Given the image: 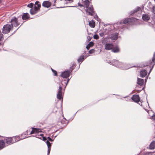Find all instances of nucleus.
I'll return each instance as SVG.
<instances>
[{
	"label": "nucleus",
	"mask_w": 155,
	"mask_h": 155,
	"mask_svg": "<svg viewBox=\"0 0 155 155\" xmlns=\"http://www.w3.org/2000/svg\"><path fill=\"white\" fill-rule=\"evenodd\" d=\"M81 0V1L78 3V6L80 7H85L86 9L85 10L87 13L90 15L94 16L95 19L97 18L98 16L97 14H95L93 6H89V1L88 0Z\"/></svg>",
	"instance_id": "obj_1"
},
{
	"label": "nucleus",
	"mask_w": 155,
	"mask_h": 155,
	"mask_svg": "<svg viewBox=\"0 0 155 155\" xmlns=\"http://www.w3.org/2000/svg\"><path fill=\"white\" fill-rule=\"evenodd\" d=\"M108 61V63L117 67L122 68L123 69H127L130 68V67H126L124 66L125 65L122 63L120 62L117 60H112V61Z\"/></svg>",
	"instance_id": "obj_2"
},
{
	"label": "nucleus",
	"mask_w": 155,
	"mask_h": 155,
	"mask_svg": "<svg viewBox=\"0 0 155 155\" xmlns=\"http://www.w3.org/2000/svg\"><path fill=\"white\" fill-rule=\"evenodd\" d=\"M31 128L32 129V130L30 133V134H36L35 137L39 139H41L42 137H43L44 134H40L39 135H38V137L37 136V134L38 133L41 132V130L40 129H37L34 127H32Z\"/></svg>",
	"instance_id": "obj_3"
},
{
	"label": "nucleus",
	"mask_w": 155,
	"mask_h": 155,
	"mask_svg": "<svg viewBox=\"0 0 155 155\" xmlns=\"http://www.w3.org/2000/svg\"><path fill=\"white\" fill-rule=\"evenodd\" d=\"M12 26L7 24L3 26L2 29V33L5 34L8 33L11 29H12Z\"/></svg>",
	"instance_id": "obj_4"
},
{
	"label": "nucleus",
	"mask_w": 155,
	"mask_h": 155,
	"mask_svg": "<svg viewBox=\"0 0 155 155\" xmlns=\"http://www.w3.org/2000/svg\"><path fill=\"white\" fill-rule=\"evenodd\" d=\"M18 20L17 18L15 17H13L11 20L10 22L11 24L10 25H12V27L13 26L15 27H17L19 25Z\"/></svg>",
	"instance_id": "obj_5"
},
{
	"label": "nucleus",
	"mask_w": 155,
	"mask_h": 155,
	"mask_svg": "<svg viewBox=\"0 0 155 155\" xmlns=\"http://www.w3.org/2000/svg\"><path fill=\"white\" fill-rule=\"evenodd\" d=\"M47 139H48V140H47L46 142L48 147L47 155H49L51 149V144L49 142V141H53V140L49 137H48Z\"/></svg>",
	"instance_id": "obj_6"
},
{
	"label": "nucleus",
	"mask_w": 155,
	"mask_h": 155,
	"mask_svg": "<svg viewBox=\"0 0 155 155\" xmlns=\"http://www.w3.org/2000/svg\"><path fill=\"white\" fill-rule=\"evenodd\" d=\"M62 86L60 85L58 89V91L57 97L58 99L59 100H61V99L62 97Z\"/></svg>",
	"instance_id": "obj_7"
},
{
	"label": "nucleus",
	"mask_w": 155,
	"mask_h": 155,
	"mask_svg": "<svg viewBox=\"0 0 155 155\" xmlns=\"http://www.w3.org/2000/svg\"><path fill=\"white\" fill-rule=\"evenodd\" d=\"M71 72L69 71H67L62 73L61 74V76L63 78H67L70 75Z\"/></svg>",
	"instance_id": "obj_8"
},
{
	"label": "nucleus",
	"mask_w": 155,
	"mask_h": 155,
	"mask_svg": "<svg viewBox=\"0 0 155 155\" xmlns=\"http://www.w3.org/2000/svg\"><path fill=\"white\" fill-rule=\"evenodd\" d=\"M104 48L107 50H112L113 48V45L111 43H107L104 45Z\"/></svg>",
	"instance_id": "obj_9"
},
{
	"label": "nucleus",
	"mask_w": 155,
	"mask_h": 155,
	"mask_svg": "<svg viewBox=\"0 0 155 155\" xmlns=\"http://www.w3.org/2000/svg\"><path fill=\"white\" fill-rule=\"evenodd\" d=\"M132 100L134 102L138 103L140 101V98L138 95H135L132 96L131 97Z\"/></svg>",
	"instance_id": "obj_10"
},
{
	"label": "nucleus",
	"mask_w": 155,
	"mask_h": 155,
	"mask_svg": "<svg viewBox=\"0 0 155 155\" xmlns=\"http://www.w3.org/2000/svg\"><path fill=\"white\" fill-rule=\"evenodd\" d=\"M118 34L117 33H116L111 34L110 36V38L112 40H116L118 38Z\"/></svg>",
	"instance_id": "obj_11"
},
{
	"label": "nucleus",
	"mask_w": 155,
	"mask_h": 155,
	"mask_svg": "<svg viewBox=\"0 0 155 155\" xmlns=\"http://www.w3.org/2000/svg\"><path fill=\"white\" fill-rule=\"evenodd\" d=\"M51 3L48 1H45L42 3V5L44 7L48 8L51 5Z\"/></svg>",
	"instance_id": "obj_12"
},
{
	"label": "nucleus",
	"mask_w": 155,
	"mask_h": 155,
	"mask_svg": "<svg viewBox=\"0 0 155 155\" xmlns=\"http://www.w3.org/2000/svg\"><path fill=\"white\" fill-rule=\"evenodd\" d=\"M22 17L23 20H27L30 18V16L28 13H24L23 14Z\"/></svg>",
	"instance_id": "obj_13"
},
{
	"label": "nucleus",
	"mask_w": 155,
	"mask_h": 155,
	"mask_svg": "<svg viewBox=\"0 0 155 155\" xmlns=\"http://www.w3.org/2000/svg\"><path fill=\"white\" fill-rule=\"evenodd\" d=\"M142 18L144 21H147L150 18L149 16L147 14H143L142 17Z\"/></svg>",
	"instance_id": "obj_14"
},
{
	"label": "nucleus",
	"mask_w": 155,
	"mask_h": 155,
	"mask_svg": "<svg viewBox=\"0 0 155 155\" xmlns=\"http://www.w3.org/2000/svg\"><path fill=\"white\" fill-rule=\"evenodd\" d=\"M147 72L145 70H143L140 72V76L141 77H145L147 74Z\"/></svg>",
	"instance_id": "obj_15"
},
{
	"label": "nucleus",
	"mask_w": 155,
	"mask_h": 155,
	"mask_svg": "<svg viewBox=\"0 0 155 155\" xmlns=\"http://www.w3.org/2000/svg\"><path fill=\"white\" fill-rule=\"evenodd\" d=\"M111 51L114 53H118L120 52V50L118 46L114 47L112 49Z\"/></svg>",
	"instance_id": "obj_16"
},
{
	"label": "nucleus",
	"mask_w": 155,
	"mask_h": 155,
	"mask_svg": "<svg viewBox=\"0 0 155 155\" xmlns=\"http://www.w3.org/2000/svg\"><path fill=\"white\" fill-rule=\"evenodd\" d=\"M41 7V4L38 1H36L35 4V7L36 8H37L38 10L40 9Z\"/></svg>",
	"instance_id": "obj_17"
},
{
	"label": "nucleus",
	"mask_w": 155,
	"mask_h": 155,
	"mask_svg": "<svg viewBox=\"0 0 155 155\" xmlns=\"http://www.w3.org/2000/svg\"><path fill=\"white\" fill-rule=\"evenodd\" d=\"M38 10L37 8H33L31 9L30 10V13L32 15H33L36 13Z\"/></svg>",
	"instance_id": "obj_18"
},
{
	"label": "nucleus",
	"mask_w": 155,
	"mask_h": 155,
	"mask_svg": "<svg viewBox=\"0 0 155 155\" xmlns=\"http://www.w3.org/2000/svg\"><path fill=\"white\" fill-rule=\"evenodd\" d=\"M131 20V18L125 19L124 20L123 23L125 24L128 22H131L132 21ZM119 24H122L123 23L122 22H120Z\"/></svg>",
	"instance_id": "obj_19"
},
{
	"label": "nucleus",
	"mask_w": 155,
	"mask_h": 155,
	"mask_svg": "<svg viewBox=\"0 0 155 155\" xmlns=\"http://www.w3.org/2000/svg\"><path fill=\"white\" fill-rule=\"evenodd\" d=\"M5 140V143L7 144H11L12 143L11 137L6 138Z\"/></svg>",
	"instance_id": "obj_20"
},
{
	"label": "nucleus",
	"mask_w": 155,
	"mask_h": 155,
	"mask_svg": "<svg viewBox=\"0 0 155 155\" xmlns=\"http://www.w3.org/2000/svg\"><path fill=\"white\" fill-rule=\"evenodd\" d=\"M144 82V80L143 79H140L139 78H137V83L140 86L143 85Z\"/></svg>",
	"instance_id": "obj_21"
},
{
	"label": "nucleus",
	"mask_w": 155,
	"mask_h": 155,
	"mask_svg": "<svg viewBox=\"0 0 155 155\" xmlns=\"http://www.w3.org/2000/svg\"><path fill=\"white\" fill-rule=\"evenodd\" d=\"M5 147V142L2 140H0V150Z\"/></svg>",
	"instance_id": "obj_22"
},
{
	"label": "nucleus",
	"mask_w": 155,
	"mask_h": 155,
	"mask_svg": "<svg viewBox=\"0 0 155 155\" xmlns=\"http://www.w3.org/2000/svg\"><path fill=\"white\" fill-rule=\"evenodd\" d=\"M12 143H14L17 141H18L19 140L18 137H11Z\"/></svg>",
	"instance_id": "obj_23"
},
{
	"label": "nucleus",
	"mask_w": 155,
	"mask_h": 155,
	"mask_svg": "<svg viewBox=\"0 0 155 155\" xmlns=\"http://www.w3.org/2000/svg\"><path fill=\"white\" fill-rule=\"evenodd\" d=\"M155 61V52L154 53L153 57L152 58V61L150 63V65H153V66L155 64V62L154 61Z\"/></svg>",
	"instance_id": "obj_24"
},
{
	"label": "nucleus",
	"mask_w": 155,
	"mask_h": 155,
	"mask_svg": "<svg viewBox=\"0 0 155 155\" xmlns=\"http://www.w3.org/2000/svg\"><path fill=\"white\" fill-rule=\"evenodd\" d=\"M89 26L91 28H94L95 25V22L93 21H89Z\"/></svg>",
	"instance_id": "obj_25"
},
{
	"label": "nucleus",
	"mask_w": 155,
	"mask_h": 155,
	"mask_svg": "<svg viewBox=\"0 0 155 155\" xmlns=\"http://www.w3.org/2000/svg\"><path fill=\"white\" fill-rule=\"evenodd\" d=\"M155 148V141H153L151 142L150 145V149L152 150Z\"/></svg>",
	"instance_id": "obj_26"
},
{
	"label": "nucleus",
	"mask_w": 155,
	"mask_h": 155,
	"mask_svg": "<svg viewBox=\"0 0 155 155\" xmlns=\"http://www.w3.org/2000/svg\"><path fill=\"white\" fill-rule=\"evenodd\" d=\"M84 56L82 55L80 56L78 60V62H82L84 60Z\"/></svg>",
	"instance_id": "obj_27"
},
{
	"label": "nucleus",
	"mask_w": 155,
	"mask_h": 155,
	"mask_svg": "<svg viewBox=\"0 0 155 155\" xmlns=\"http://www.w3.org/2000/svg\"><path fill=\"white\" fill-rule=\"evenodd\" d=\"M94 45V43L93 42L91 41L90 42L89 44H87L86 46V48L88 50L92 46Z\"/></svg>",
	"instance_id": "obj_28"
},
{
	"label": "nucleus",
	"mask_w": 155,
	"mask_h": 155,
	"mask_svg": "<svg viewBox=\"0 0 155 155\" xmlns=\"http://www.w3.org/2000/svg\"><path fill=\"white\" fill-rule=\"evenodd\" d=\"M141 9V8L139 7H137L135 9L133 10V12L132 14L135 13Z\"/></svg>",
	"instance_id": "obj_29"
},
{
	"label": "nucleus",
	"mask_w": 155,
	"mask_h": 155,
	"mask_svg": "<svg viewBox=\"0 0 155 155\" xmlns=\"http://www.w3.org/2000/svg\"><path fill=\"white\" fill-rule=\"evenodd\" d=\"M153 152H147L144 153L145 155H152V153H154Z\"/></svg>",
	"instance_id": "obj_30"
},
{
	"label": "nucleus",
	"mask_w": 155,
	"mask_h": 155,
	"mask_svg": "<svg viewBox=\"0 0 155 155\" xmlns=\"http://www.w3.org/2000/svg\"><path fill=\"white\" fill-rule=\"evenodd\" d=\"M93 37L94 38L96 39H97L99 38V37L97 35H95Z\"/></svg>",
	"instance_id": "obj_31"
},
{
	"label": "nucleus",
	"mask_w": 155,
	"mask_h": 155,
	"mask_svg": "<svg viewBox=\"0 0 155 155\" xmlns=\"http://www.w3.org/2000/svg\"><path fill=\"white\" fill-rule=\"evenodd\" d=\"M94 52H95V50H94L93 49H92L90 50L89 51V53L90 54H91L93 53H94Z\"/></svg>",
	"instance_id": "obj_32"
},
{
	"label": "nucleus",
	"mask_w": 155,
	"mask_h": 155,
	"mask_svg": "<svg viewBox=\"0 0 155 155\" xmlns=\"http://www.w3.org/2000/svg\"><path fill=\"white\" fill-rule=\"evenodd\" d=\"M3 38V35L2 33L0 31V41L2 40Z\"/></svg>",
	"instance_id": "obj_33"
},
{
	"label": "nucleus",
	"mask_w": 155,
	"mask_h": 155,
	"mask_svg": "<svg viewBox=\"0 0 155 155\" xmlns=\"http://www.w3.org/2000/svg\"><path fill=\"white\" fill-rule=\"evenodd\" d=\"M33 4L32 3H31L28 4L27 5V6L29 8H31L33 7Z\"/></svg>",
	"instance_id": "obj_34"
},
{
	"label": "nucleus",
	"mask_w": 155,
	"mask_h": 155,
	"mask_svg": "<svg viewBox=\"0 0 155 155\" xmlns=\"http://www.w3.org/2000/svg\"><path fill=\"white\" fill-rule=\"evenodd\" d=\"M51 70L52 71V72L54 73V75L55 76H56L57 75V72H56V71L54 70H53V69L52 68H51Z\"/></svg>",
	"instance_id": "obj_35"
},
{
	"label": "nucleus",
	"mask_w": 155,
	"mask_h": 155,
	"mask_svg": "<svg viewBox=\"0 0 155 155\" xmlns=\"http://www.w3.org/2000/svg\"><path fill=\"white\" fill-rule=\"evenodd\" d=\"M105 34L104 32H101L99 33V35L100 36L103 37L104 35Z\"/></svg>",
	"instance_id": "obj_36"
},
{
	"label": "nucleus",
	"mask_w": 155,
	"mask_h": 155,
	"mask_svg": "<svg viewBox=\"0 0 155 155\" xmlns=\"http://www.w3.org/2000/svg\"><path fill=\"white\" fill-rule=\"evenodd\" d=\"M152 11L155 14V5L153 7L152 9Z\"/></svg>",
	"instance_id": "obj_37"
},
{
	"label": "nucleus",
	"mask_w": 155,
	"mask_h": 155,
	"mask_svg": "<svg viewBox=\"0 0 155 155\" xmlns=\"http://www.w3.org/2000/svg\"><path fill=\"white\" fill-rule=\"evenodd\" d=\"M152 119L153 120H155V114H153L152 116Z\"/></svg>",
	"instance_id": "obj_38"
},
{
	"label": "nucleus",
	"mask_w": 155,
	"mask_h": 155,
	"mask_svg": "<svg viewBox=\"0 0 155 155\" xmlns=\"http://www.w3.org/2000/svg\"><path fill=\"white\" fill-rule=\"evenodd\" d=\"M70 80V79H68V80H67V81L66 82H65L64 83L65 84V86H66V85H67L68 82H69V81Z\"/></svg>",
	"instance_id": "obj_39"
},
{
	"label": "nucleus",
	"mask_w": 155,
	"mask_h": 155,
	"mask_svg": "<svg viewBox=\"0 0 155 155\" xmlns=\"http://www.w3.org/2000/svg\"><path fill=\"white\" fill-rule=\"evenodd\" d=\"M43 140L44 141H45L47 140V138L46 137H42Z\"/></svg>",
	"instance_id": "obj_40"
},
{
	"label": "nucleus",
	"mask_w": 155,
	"mask_h": 155,
	"mask_svg": "<svg viewBox=\"0 0 155 155\" xmlns=\"http://www.w3.org/2000/svg\"><path fill=\"white\" fill-rule=\"evenodd\" d=\"M74 0H65V1H67L69 2V3L72 2Z\"/></svg>",
	"instance_id": "obj_41"
},
{
	"label": "nucleus",
	"mask_w": 155,
	"mask_h": 155,
	"mask_svg": "<svg viewBox=\"0 0 155 155\" xmlns=\"http://www.w3.org/2000/svg\"><path fill=\"white\" fill-rule=\"evenodd\" d=\"M28 130H27L25 132V134H28Z\"/></svg>",
	"instance_id": "obj_42"
},
{
	"label": "nucleus",
	"mask_w": 155,
	"mask_h": 155,
	"mask_svg": "<svg viewBox=\"0 0 155 155\" xmlns=\"http://www.w3.org/2000/svg\"><path fill=\"white\" fill-rule=\"evenodd\" d=\"M117 25V24H114V27H116Z\"/></svg>",
	"instance_id": "obj_43"
},
{
	"label": "nucleus",
	"mask_w": 155,
	"mask_h": 155,
	"mask_svg": "<svg viewBox=\"0 0 155 155\" xmlns=\"http://www.w3.org/2000/svg\"><path fill=\"white\" fill-rule=\"evenodd\" d=\"M152 68H151V69H150V71H149V73L148 74H149L151 72Z\"/></svg>",
	"instance_id": "obj_44"
},
{
	"label": "nucleus",
	"mask_w": 155,
	"mask_h": 155,
	"mask_svg": "<svg viewBox=\"0 0 155 155\" xmlns=\"http://www.w3.org/2000/svg\"><path fill=\"white\" fill-rule=\"evenodd\" d=\"M2 0H0V4H1L2 3Z\"/></svg>",
	"instance_id": "obj_45"
},
{
	"label": "nucleus",
	"mask_w": 155,
	"mask_h": 155,
	"mask_svg": "<svg viewBox=\"0 0 155 155\" xmlns=\"http://www.w3.org/2000/svg\"><path fill=\"white\" fill-rule=\"evenodd\" d=\"M20 27H18V28L16 30H17Z\"/></svg>",
	"instance_id": "obj_46"
},
{
	"label": "nucleus",
	"mask_w": 155,
	"mask_h": 155,
	"mask_svg": "<svg viewBox=\"0 0 155 155\" xmlns=\"http://www.w3.org/2000/svg\"><path fill=\"white\" fill-rule=\"evenodd\" d=\"M120 27V26H119L118 28H119Z\"/></svg>",
	"instance_id": "obj_47"
},
{
	"label": "nucleus",
	"mask_w": 155,
	"mask_h": 155,
	"mask_svg": "<svg viewBox=\"0 0 155 155\" xmlns=\"http://www.w3.org/2000/svg\"><path fill=\"white\" fill-rule=\"evenodd\" d=\"M54 3H55V2H56V1H54Z\"/></svg>",
	"instance_id": "obj_48"
}]
</instances>
